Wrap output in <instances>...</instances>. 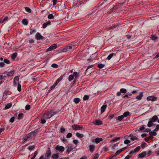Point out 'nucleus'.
<instances>
[{
    "mask_svg": "<svg viewBox=\"0 0 159 159\" xmlns=\"http://www.w3.org/2000/svg\"><path fill=\"white\" fill-rule=\"evenodd\" d=\"M76 136L79 138H82L84 136V135L83 134H80L78 132L76 133Z\"/></svg>",
    "mask_w": 159,
    "mask_h": 159,
    "instance_id": "c85d7f7f",
    "label": "nucleus"
},
{
    "mask_svg": "<svg viewBox=\"0 0 159 159\" xmlns=\"http://www.w3.org/2000/svg\"><path fill=\"white\" fill-rule=\"evenodd\" d=\"M99 157V155L98 154H95V156H94V157H93V158L94 159H98V158Z\"/></svg>",
    "mask_w": 159,
    "mask_h": 159,
    "instance_id": "774afa93",
    "label": "nucleus"
},
{
    "mask_svg": "<svg viewBox=\"0 0 159 159\" xmlns=\"http://www.w3.org/2000/svg\"><path fill=\"white\" fill-rule=\"evenodd\" d=\"M72 48V47L71 46H68L65 47L63 49L62 52H66L69 51Z\"/></svg>",
    "mask_w": 159,
    "mask_h": 159,
    "instance_id": "ddd939ff",
    "label": "nucleus"
},
{
    "mask_svg": "<svg viewBox=\"0 0 159 159\" xmlns=\"http://www.w3.org/2000/svg\"><path fill=\"white\" fill-rule=\"evenodd\" d=\"M53 159H57L59 158V155L58 153L53 154L52 156Z\"/></svg>",
    "mask_w": 159,
    "mask_h": 159,
    "instance_id": "393cba45",
    "label": "nucleus"
},
{
    "mask_svg": "<svg viewBox=\"0 0 159 159\" xmlns=\"http://www.w3.org/2000/svg\"><path fill=\"white\" fill-rule=\"evenodd\" d=\"M35 38L37 40H39L43 39L44 37L42 36L40 33L38 32L36 34Z\"/></svg>",
    "mask_w": 159,
    "mask_h": 159,
    "instance_id": "9b49d317",
    "label": "nucleus"
},
{
    "mask_svg": "<svg viewBox=\"0 0 159 159\" xmlns=\"http://www.w3.org/2000/svg\"><path fill=\"white\" fill-rule=\"evenodd\" d=\"M65 131V129L61 127L60 129V131L61 133H64Z\"/></svg>",
    "mask_w": 159,
    "mask_h": 159,
    "instance_id": "0e129e2a",
    "label": "nucleus"
},
{
    "mask_svg": "<svg viewBox=\"0 0 159 159\" xmlns=\"http://www.w3.org/2000/svg\"><path fill=\"white\" fill-rule=\"evenodd\" d=\"M146 145V143L145 142H143L142 143L141 145L142 148H145Z\"/></svg>",
    "mask_w": 159,
    "mask_h": 159,
    "instance_id": "4d7b16f0",
    "label": "nucleus"
},
{
    "mask_svg": "<svg viewBox=\"0 0 159 159\" xmlns=\"http://www.w3.org/2000/svg\"><path fill=\"white\" fill-rule=\"evenodd\" d=\"M39 132V131L38 129H35L34 131L29 134L30 135V138H31L35 137L36 134Z\"/></svg>",
    "mask_w": 159,
    "mask_h": 159,
    "instance_id": "0eeeda50",
    "label": "nucleus"
},
{
    "mask_svg": "<svg viewBox=\"0 0 159 159\" xmlns=\"http://www.w3.org/2000/svg\"><path fill=\"white\" fill-rule=\"evenodd\" d=\"M140 149V146H138L133 150L131 151L129 153V154H133L134 153L138 152Z\"/></svg>",
    "mask_w": 159,
    "mask_h": 159,
    "instance_id": "1a4fd4ad",
    "label": "nucleus"
},
{
    "mask_svg": "<svg viewBox=\"0 0 159 159\" xmlns=\"http://www.w3.org/2000/svg\"><path fill=\"white\" fill-rule=\"evenodd\" d=\"M94 123L96 125H100L102 124V121L97 120L94 122Z\"/></svg>",
    "mask_w": 159,
    "mask_h": 159,
    "instance_id": "f3484780",
    "label": "nucleus"
},
{
    "mask_svg": "<svg viewBox=\"0 0 159 159\" xmlns=\"http://www.w3.org/2000/svg\"><path fill=\"white\" fill-rule=\"evenodd\" d=\"M57 85V84H56V83H55L52 86H51L50 87V89L51 90H52V89H53L54 88H55V86Z\"/></svg>",
    "mask_w": 159,
    "mask_h": 159,
    "instance_id": "680f3d73",
    "label": "nucleus"
},
{
    "mask_svg": "<svg viewBox=\"0 0 159 159\" xmlns=\"http://www.w3.org/2000/svg\"><path fill=\"white\" fill-rule=\"evenodd\" d=\"M130 139L132 141H133L134 140L137 139V137L136 136H133V137H131Z\"/></svg>",
    "mask_w": 159,
    "mask_h": 159,
    "instance_id": "13d9d810",
    "label": "nucleus"
},
{
    "mask_svg": "<svg viewBox=\"0 0 159 159\" xmlns=\"http://www.w3.org/2000/svg\"><path fill=\"white\" fill-rule=\"evenodd\" d=\"M8 19V17L7 16L5 17L4 19L2 21V23H3L5 21L7 20Z\"/></svg>",
    "mask_w": 159,
    "mask_h": 159,
    "instance_id": "e2e57ef3",
    "label": "nucleus"
},
{
    "mask_svg": "<svg viewBox=\"0 0 159 159\" xmlns=\"http://www.w3.org/2000/svg\"><path fill=\"white\" fill-rule=\"evenodd\" d=\"M95 147V146L93 145H91L89 146V150L91 152H93L94 151Z\"/></svg>",
    "mask_w": 159,
    "mask_h": 159,
    "instance_id": "a211bd4d",
    "label": "nucleus"
},
{
    "mask_svg": "<svg viewBox=\"0 0 159 159\" xmlns=\"http://www.w3.org/2000/svg\"><path fill=\"white\" fill-rule=\"evenodd\" d=\"M89 97L88 95H85L83 97V100H87L89 99Z\"/></svg>",
    "mask_w": 159,
    "mask_h": 159,
    "instance_id": "37998d69",
    "label": "nucleus"
},
{
    "mask_svg": "<svg viewBox=\"0 0 159 159\" xmlns=\"http://www.w3.org/2000/svg\"><path fill=\"white\" fill-rule=\"evenodd\" d=\"M4 62L7 64H9L10 63L9 61L6 59H4Z\"/></svg>",
    "mask_w": 159,
    "mask_h": 159,
    "instance_id": "052dcab7",
    "label": "nucleus"
},
{
    "mask_svg": "<svg viewBox=\"0 0 159 159\" xmlns=\"http://www.w3.org/2000/svg\"><path fill=\"white\" fill-rule=\"evenodd\" d=\"M125 2H118V4L116 6H114L112 8L107 12L108 14H111L112 12H114L119 7V6H122L125 3Z\"/></svg>",
    "mask_w": 159,
    "mask_h": 159,
    "instance_id": "f03ea898",
    "label": "nucleus"
},
{
    "mask_svg": "<svg viewBox=\"0 0 159 159\" xmlns=\"http://www.w3.org/2000/svg\"><path fill=\"white\" fill-rule=\"evenodd\" d=\"M78 76V73L76 72H75L73 73L72 75H70L68 78V80L69 81H71L74 79V77L75 78V80H76Z\"/></svg>",
    "mask_w": 159,
    "mask_h": 159,
    "instance_id": "7ed1b4c3",
    "label": "nucleus"
},
{
    "mask_svg": "<svg viewBox=\"0 0 159 159\" xmlns=\"http://www.w3.org/2000/svg\"><path fill=\"white\" fill-rule=\"evenodd\" d=\"M95 143L98 144L101 141H102L103 140V139L102 138H100L99 137H97L95 139Z\"/></svg>",
    "mask_w": 159,
    "mask_h": 159,
    "instance_id": "aec40b11",
    "label": "nucleus"
},
{
    "mask_svg": "<svg viewBox=\"0 0 159 159\" xmlns=\"http://www.w3.org/2000/svg\"><path fill=\"white\" fill-rule=\"evenodd\" d=\"M105 66V65L103 64H98V67L100 69H101L104 67Z\"/></svg>",
    "mask_w": 159,
    "mask_h": 159,
    "instance_id": "a19ab883",
    "label": "nucleus"
},
{
    "mask_svg": "<svg viewBox=\"0 0 159 159\" xmlns=\"http://www.w3.org/2000/svg\"><path fill=\"white\" fill-rule=\"evenodd\" d=\"M129 114V111L125 112L123 113V115H122L124 117H127L128 115Z\"/></svg>",
    "mask_w": 159,
    "mask_h": 159,
    "instance_id": "a18cd8bd",
    "label": "nucleus"
},
{
    "mask_svg": "<svg viewBox=\"0 0 159 159\" xmlns=\"http://www.w3.org/2000/svg\"><path fill=\"white\" fill-rule=\"evenodd\" d=\"M38 152L37 151H36L34 152V155L33 157H32L30 159H34L36 157V156L38 154Z\"/></svg>",
    "mask_w": 159,
    "mask_h": 159,
    "instance_id": "79ce46f5",
    "label": "nucleus"
},
{
    "mask_svg": "<svg viewBox=\"0 0 159 159\" xmlns=\"http://www.w3.org/2000/svg\"><path fill=\"white\" fill-rule=\"evenodd\" d=\"M72 129L75 130H81L83 128V126L82 125H72Z\"/></svg>",
    "mask_w": 159,
    "mask_h": 159,
    "instance_id": "39448f33",
    "label": "nucleus"
},
{
    "mask_svg": "<svg viewBox=\"0 0 159 159\" xmlns=\"http://www.w3.org/2000/svg\"><path fill=\"white\" fill-rule=\"evenodd\" d=\"M25 10L26 11L29 13H30L31 11V9L28 7H25Z\"/></svg>",
    "mask_w": 159,
    "mask_h": 159,
    "instance_id": "49530a36",
    "label": "nucleus"
},
{
    "mask_svg": "<svg viewBox=\"0 0 159 159\" xmlns=\"http://www.w3.org/2000/svg\"><path fill=\"white\" fill-rule=\"evenodd\" d=\"M116 55V54L115 53H112L110 54V55H108L107 57V59L108 60H110L111 59V58L113 57V56H115Z\"/></svg>",
    "mask_w": 159,
    "mask_h": 159,
    "instance_id": "a878e982",
    "label": "nucleus"
},
{
    "mask_svg": "<svg viewBox=\"0 0 159 159\" xmlns=\"http://www.w3.org/2000/svg\"><path fill=\"white\" fill-rule=\"evenodd\" d=\"M159 129V125H157L156 126V128H155L153 130V131L155 132H157Z\"/></svg>",
    "mask_w": 159,
    "mask_h": 159,
    "instance_id": "09e8293b",
    "label": "nucleus"
},
{
    "mask_svg": "<svg viewBox=\"0 0 159 159\" xmlns=\"http://www.w3.org/2000/svg\"><path fill=\"white\" fill-rule=\"evenodd\" d=\"M117 25H114V26H111V27H110L108 28V30H111V29H114L115 28L117 27Z\"/></svg>",
    "mask_w": 159,
    "mask_h": 159,
    "instance_id": "864d4df0",
    "label": "nucleus"
},
{
    "mask_svg": "<svg viewBox=\"0 0 159 159\" xmlns=\"http://www.w3.org/2000/svg\"><path fill=\"white\" fill-rule=\"evenodd\" d=\"M120 139V137H117L114 138L111 140H110V142H116L118 140H119Z\"/></svg>",
    "mask_w": 159,
    "mask_h": 159,
    "instance_id": "412c9836",
    "label": "nucleus"
},
{
    "mask_svg": "<svg viewBox=\"0 0 159 159\" xmlns=\"http://www.w3.org/2000/svg\"><path fill=\"white\" fill-rule=\"evenodd\" d=\"M144 126V125H142L138 130H136V131L137 130L139 131H141L145 129Z\"/></svg>",
    "mask_w": 159,
    "mask_h": 159,
    "instance_id": "e433bc0d",
    "label": "nucleus"
},
{
    "mask_svg": "<svg viewBox=\"0 0 159 159\" xmlns=\"http://www.w3.org/2000/svg\"><path fill=\"white\" fill-rule=\"evenodd\" d=\"M149 134L152 136H155L157 135V133L154 132L150 131L149 132Z\"/></svg>",
    "mask_w": 159,
    "mask_h": 159,
    "instance_id": "ea45409f",
    "label": "nucleus"
},
{
    "mask_svg": "<svg viewBox=\"0 0 159 159\" xmlns=\"http://www.w3.org/2000/svg\"><path fill=\"white\" fill-rule=\"evenodd\" d=\"M12 106V104L11 103H9L6 105L5 107V109H7L10 108Z\"/></svg>",
    "mask_w": 159,
    "mask_h": 159,
    "instance_id": "bb28decb",
    "label": "nucleus"
},
{
    "mask_svg": "<svg viewBox=\"0 0 159 159\" xmlns=\"http://www.w3.org/2000/svg\"><path fill=\"white\" fill-rule=\"evenodd\" d=\"M124 118V116L122 115L117 117L116 118V119L119 120V121H121Z\"/></svg>",
    "mask_w": 159,
    "mask_h": 159,
    "instance_id": "c756f323",
    "label": "nucleus"
},
{
    "mask_svg": "<svg viewBox=\"0 0 159 159\" xmlns=\"http://www.w3.org/2000/svg\"><path fill=\"white\" fill-rule=\"evenodd\" d=\"M151 39L154 41L157 39V38L155 35H152L151 38Z\"/></svg>",
    "mask_w": 159,
    "mask_h": 159,
    "instance_id": "603ef678",
    "label": "nucleus"
},
{
    "mask_svg": "<svg viewBox=\"0 0 159 159\" xmlns=\"http://www.w3.org/2000/svg\"><path fill=\"white\" fill-rule=\"evenodd\" d=\"M146 152H143L139 154L138 155V157L139 158H143L146 155Z\"/></svg>",
    "mask_w": 159,
    "mask_h": 159,
    "instance_id": "dca6fc26",
    "label": "nucleus"
},
{
    "mask_svg": "<svg viewBox=\"0 0 159 159\" xmlns=\"http://www.w3.org/2000/svg\"><path fill=\"white\" fill-rule=\"evenodd\" d=\"M48 18L49 19H52L54 18V16L52 14H51L48 15Z\"/></svg>",
    "mask_w": 159,
    "mask_h": 159,
    "instance_id": "4c0bfd02",
    "label": "nucleus"
},
{
    "mask_svg": "<svg viewBox=\"0 0 159 159\" xmlns=\"http://www.w3.org/2000/svg\"><path fill=\"white\" fill-rule=\"evenodd\" d=\"M72 136V134L71 133H68L66 135V137L67 138H70Z\"/></svg>",
    "mask_w": 159,
    "mask_h": 159,
    "instance_id": "6e6d98bb",
    "label": "nucleus"
},
{
    "mask_svg": "<svg viewBox=\"0 0 159 159\" xmlns=\"http://www.w3.org/2000/svg\"><path fill=\"white\" fill-rule=\"evenodd\" d=\"M15 117L13 116L11 117V118L10 119L9 121L11 123H13L14 122V120Z\"/></svg>",
    "mask_w": 159,
    "mask_h": 159,
    "instance_id": "bf43d9fd",
    "label": "nucleus"
},
{
    "mask_svg": "<svg viewBox=\"0 0 159 159\" xmlns=\"http://www.w3.org/2000/svg\"><path fill=\"white\" fill-rule=\"evenodd\" d=\"M14 71L12 70L9 72H8L7 73V75L9 76H12L14 74Z\"/></svg>",
    "mask_w": 159,
    "mask_h": 159,
    "instance_id": "5701e85b",
    "label": "nucleus"
},
{
    "mask_svg": "<svg viewBox=\"0 0 159 159\" xmlns=\"http://www.w3.org/2000/svg\"><path fill=\"white\" fill-rule=\"evenodd\" d=\"M22 22L23 24L25 25H27L28 24L27 20L26 19H24L22 21Z\"/></svg>",
    "mask_w": 159,
    "mask_h": 159,
    "instance_id": "2f4dec72",
    "label": "nucleus"
},
{
    "mask_svg": "<svg viewBox=\"0 0 159 159\" xmlns=\"http://www.w3.org/2000/svg\"><path fill=\"white\" fill-rule=\"evenodd\" d=\"M35 148V146L34 145L29 146L28 149L30 151L33 150Z\"/></svg>",
    "mask_w": 159,
    "mask_h": 159,
    "instance_id": "c9c22d12",
    "label": "nucleus"
},
{
    "mask_svg": "<svg viewBox=\"0 0 159 159\" xmlns=\"http://www.w3.org/2000/svg\"><path fill=\"white\" fill-rule=\"evenodd\" d=\"M130 143V141L128 139H126L124 141V143L126 144H128Z\"/></svg>",
    "mask_w": 159,
    "mask_h": 159,
    "instance_id": "3c124183",
    "label": "nucleus"
},
{
    "mask_svg": "<svg viewBox=\"0 0 159 159\" xmlns=\"http://www.w3.org/2000/svg\"><path fill=\"white\" fill-rule=\"evenodd\" d=\"M55 114V112L53 110H51L50 111L43 113L42 116L41 123L44 124L46 122V120L47 119L51 118Z\"/></svg>",
    "mask_w": 159,
    "mask_h": 159,
    "instance_id": "f257e3e1",
    "label": "nucleus"
},
{
    "mask_svg": "<svg viewBox=\"0 0 159 159\" xmlns=\"http://www.w3.org/2000/svg\"><path fill=\"white\" fill-rule=\"evenodd\" d=\"M17 53L16 52H15L13 53L11 56V58L12 60H14L17 57Z\"/></svg>",
    "mask_w": 159,
    "mask_h": 159,
    "instance_id": "cd10ccee",
    "label": "nucleus"
},
{
    "mask_svg": "<svg viewBox=\"0 0 159 159\" xmlns=\"http://www.w3.org/2000/svg\"><path fill=\"white\" fill-rule=\"evenodd\" d=\"M31 138H30V135L28 134L26 136L24 137L23 139V142L24 143L26 141L29 140Z\"/></svg>",
    "mask_w": 159,
    "mask_h": 159,
    "instance_id": "4468645a",
    "label": "nucleus"
},
{
    "mask_svg": "<svg viewBox=\"0 0 159 159\" xmlns=\"http://www.w3.org/2000/svg\"><path fill=\"white\" fill-rule=\"evenodd\" d=\"M30 105L27 104L25 107V109L26 110H28L30 109Z\"/></svg>",
    "mask_w": 159,
    "mask_h": 159,
    "instance_id": "8fccbe9b",
    "label": "nucleus"
},
{
    "mask_svg": "<svg viewBox=\"0 0 159 159\" xmlns=\"http://www.w3.org/2000/svg\"><path fill=\"white\" fill-rule=\"evenodd\" d=\"M55 149L56 150V152H62L64 151L65 150V148L64 147L62 146H60L59 145H57L56 148Z\"/></svg>",
    "mask_w": 159,
    "mask_h": 159,
    "instance_id": "423d86ee",
    "label": "nucleus"
},
{
    "mask_svg": "<svg viewBox=\"0 0 159 159\" xmlns=\"http://www.w3.org/2000/svg\"><path fill=\"white\" fill-rule=\"evenodd\" d=\"M104 151L105 152H107L108 151V148L107 147H105L103 148Z\"/></svg>",
    "mask_w": 159,
    "mask_h": 159,
    "instance_id": "69168bd1",
    "label": "nucleus"
},
{
    "mask_svg": "<svg viewBox=\"0 0 159 159\" xmlns=\"http://www.w3.org/2000/svg\"><path fill=\"white\" fill-rule=\"evenodd\" d=\"M153 122L150 120L148 123V126L149 127H150L152 126L153 124Z\"/></svg>",
    "mask_w": 159,
    "mask_h": 159,
    "instance_id": "473e14b6",
    "label": "nucleus"
},
{
    "mask_svg": "<svg viewBox=\"0 0 159 159\" xmlns=\"http://www.w3.org/2000/svg\"><path fill=\"white\" fill-rule=\"evenodd\" d=\"M67 148L66 150L67 153L69 154L70 152H71L74 148H73V146L71 145H69L67 147Z\"/></svg>",
    "mask_w": 159,
    "mask_h": 159,
    "instance_id": "f8f14e48",
    "label": "nucleus"
},
{
    "mask_svg": "<svg viewBox=\"0 0 159 159\" xmlns=\"http://www.w3.org/2000/svg\"><path fill=\"white\" fill-rule=\"evenodd\" d=\"M23 114L22 113H19L18 115L17 119L18 120L20 119L23 117Z\"/></svg>",
    "mask_w": 159,
    "mask_h": 159,
    "instance_id": "f704fd0d",
    "label": "nucleus"
},
{
    "mask_svg": "<svg viewBox=\"0 0 159 159\" xmlns=\"http://www.w3.org/2000/svg\"><path fill=\"white\" fill-rule=\"evenodd\" d=\"M51 22L50 21H48L46 23H44L43 25V28L44 29L46 28L48 25H51Z\"/></svg>",
    "mask_w": 159,
    "mask_h": 159,
    "instance_id": "6ab92c4d",
    "label": "nucleus"
},
{
    "mask_svg": "<svg viewBox=\"0 0 159 159\" xmlns=\"http://www.w3.org/2000/svg\"><path fill=\"white\" fill-rule=\"evenodd\" d=\"M157 98L153 96H149L147 97V99L148 101H151L152 102L156 100Z\"/></svg>",
    "mask_w": 159,
    "mask_h": 159,
    "instance_id": "9d476101",
    "label": "nucleus"
},
{
    "mask_svg": "<svg viewBox=\"0 0 159 159\" xmlns=\"http://www.w3.org/2000/svg\"><path fill=\"white\" fill-rule=\"evenodd\" d=\"M80 101V99L79 98H77L74 99V102L76 103H78Z\"/></svg>",
    "mask_w": 159,
    "mask_h": 159,
    "instance_id": "7c9ffc66",
    "label": "nucleus"
},
{
    "mask_svg": "<svg viewBox=\"0 0 159 159\" xmlns=\"http://www.w3.org/2000/svg\"><path fill=\"white\" fill-rule=\"evenodd\" d=\"M52 66L53 68H57L58 67V65L56 63H53L52 65Z\"/></svg>",
    "mask_w": 159,
    "mask_h": 159,
    "instance_id": "5fc2aeb1",
    "label": "nucleus"
},
{
    "mask_svg": "<svg viewBox=\"0 0 159 159\" xmlns=\"http://www.w3.org/2000/svg\"><path fill=\"white\" fill-rule=\"evenodd\" d=\"M107 107L106 105H103L102 106L101 108V113H102L104 112L105 109H106Z\"/></svg>",
    "mask_w": 159,
    "mask_h": 159,
    "instance_id": "b1692460",
    "label": "nucleus"
},
{
    "mask_svg": "<svg viewBox=\"0 0 159 159\" xmlns=\"http://www.w3.org/2000/svg\"><path fill=\"white\" fill-rule=\"evenodd\" d=\"M73 143L74 144H77L79 143V141L75 139L73 140Z\"/></svg>",
    "mask_w": 159,
    "mask_h": 159,
    "instance_id": "338daca9",
    "label": "nucleus"
},
{
    "mask_svg": "<svg viewBox=\"0 0 159 159\" xmlns=\"http://www.w3.org/2000/svg\"><path fill=\"white\" fill-rule=\"evenodd\" d=\"M51 153L50 148H48L46 150V152L45 154V159H48L50 157Z\"/></svg>",
    "mask_w": 159,
    "mask_h": 159,
    "instance_id": "20e7f679",
    "label": "nucleus"
},
{
    "mask_svg": "<svg viewBox=\"0 0 159 159\" xmlns=\"http://www.w3.org/2000/svg\"><path fill=\"white\" fill-rule=\"evenodd\" d=\"M120 92L122 93H126L127 90L125 89L122 88L120 90Z\"/></svg>",
    "mask_w": 159,
    "mask_h": 159,
    "instance_id": "58836bf2",
    "label": "nucleus"
},
{
    "mask_svg": "<svg viewBox=\"0 0 159 159\" xmlns=\"http://www.w3.org/2000/svg\"><path fill=\"white\" fill-rule=\"evenodd\" d=\"M143 96V92L140 93L136 97V98L139 100H141Z\"/></svg>",
    "mask_w": 159,
    "mask_h": 159,
    "instance_id": "2eb2a0df",
    "label": "nucleus"
},
{
    "mask_svg": "<svg viewBox=\"0 0 159 159\" xmlns=\"http://www.w3.org/2000/svg\"><path fill=\"white\" fill-rule=\"evenodd\" d=\"M57 48V45L56 44H52V45L49 47L47 49L46 52H49L53 50L56 49Z\"/></svg>",
    "mask_w": 159,
    "mask_h": 159,
    "instance_id": "6e6552de",
    "label": "nucleus"
},
{
    "mask_svg": "<svg viewBox=\"0 0 159 159\" xmlns=\"http://www.w3.org/2000/svg\"><path fill=\"white\" fill-rule=\"evenodd\" d=\"M158 119V117L157 116H154L151 119V120L154 122L157 120Z\"/></svg>",
    "mask_w": 159,
    "mask_h": 159,
    "instance_id": "4be33fe9",
    "label": "nucleus"
},
{
    "mask_svg": "<svg viewBox=\"0 0 159 159\" xmlns=\"http://www.w3.org/2000/svg\"><path fill=\"white\" fill-rule=\"evenodd\" d=\"M63 79V77L61 76L58 79L56 82H55L56 83V84H58V83L62 80V79Z\"/></svg>",
    "mask_w": 159,
    "mask_h": 159,
    "instance_id": "72a5a7b5",
    "label": "nucleus"
},
{
    "mask_svg": "<svg viewBox=\"0 0 159 159\" xmlns=\"http://www.w3.org/2000/svg\"><path fill=\"white\" fill-rule=\"evenodd\" d=\"M133 154H129L127 155L125 158L124 159H129L130 158L132 157Z\"/></svg>",
    "mask_w": 159,
    "mask_h": 159,
    "instance_id": "c03bdc74",
    "label": "nucleus"
},
{
    "mask_svg": "<svg viewBox=\"0 0 159 159\" xmlns=\"http://www.w3.org/2000/svg\"><path fill=\"white\" fill-rule=\"evenodd\" d=\"M17 90L19 92H20L21 90V86L20 84H18Z\"/></svg>",
    "mask_w": 159,
    "mask_h": 159,
    "instance_id": "de8ad7c7",
    "label": "nucleus"
}]
</instances>
